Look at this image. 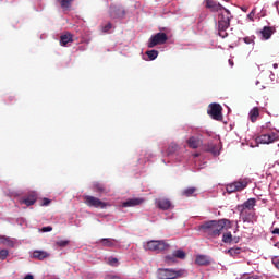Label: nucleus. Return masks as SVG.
I'll list each match as a JSON object with an SVG mask.
<instances>
[{"label": "nucleus", "instance_id": "b1692460", "mask_svg": "<svg viewBox=\"0 0 279 279\" xmlns=\"http://www.w3.org/2000/svg\"><path fill=\"white\" fill-rule=\"evenodd\" d=\"M0 243L7 247H14V241L10 240V238L0 236Z\"/></svg>", "mask_w": 279, "mask_h": 279}, {"label": "nucleus", "instance_id": "e433bc0d", "mask_svg": "<svg viewBox=\"0 0 279 279\" xmlns=\"http://www.w3.org/2000/svg\"><path fill=\"white\" fill-rule=\"evenodd\" d=\"M8 250H1L0 251V260H5V258H8Z\"/></svg>", "mask_w": 279, "mask_h": 279}, {"label": "nucleus", "instance_id": "393cba45", "mask_svg": "<svg viewBox=\"0 0 279 279\" xmlns=\"http://www.w3.org/2000/svg\"><path fill=\"white\" fill-rule=\"evenodd\" d=\"M258 142L263 145H269V143H271V137L269 134H263L258 137Z\"/></svg>", "mask_w": 279, "mask_h": 279}, {"label": "nucleus", "instance_id": "412c9836", "mask_svg": "<svg viewBox=\"0 0 279 279\" xmlns=\"http://www.w3.org/2000/svg\"><path fill=\"white\" fill-rule=\"evenodd\" d=\"M180 149V146L175 143H171L167 150H166V154L167 156H173V154H177V151Z\"/></svg>", "mask_w": 279, "mask_h": 279}, {"label": "nucleus", "instance_id": "a19ab883", "mask_svg": "<svg viewBox=\"0 0 279 279\" xmlns=\"http://www.w3.org/2000/svg\"><path fill=\"white\" fill-rule=\"evenodd\" d=\"M51 230H53V227L51 226L41 228V232H51Z\"/></svg>", "mask_w": 279, "mask_h": 279}, {"label": "nucleus", "instance_id": "c9c22d12", "mask_svg": "<svg viewBox=\"0 0 279 279\" xmlns=\"http://www.w3.org/2000/svg\"><path fill=\"white\" fill-rule=\"evenodd\" d=\"M268 136L270 137V143H274L275 141H279L278 133H269Z\"/></svg>", "mask_w": 279, "mask_h": 279}, {"label": "nucleus", "instance_id": "ea45409f", "mask_svg": "<svg viewBox=\"0 0 279 279\" xmlns=\"http://www.w3.org/2000/svg\"><path fill=\"white\" fill-rule=\"evenodd\" d=\"M215 149H217V146L209 144L207 151H210L211 154H217V151Z\"/></svg>", "mask_w": 279, "mask_h": 279}, {"label": "nucleus", "instance_id": "c85d7f7f", "mask_svg": "<svg viewBox=\"0 0 279 279\" xmlns=\"http://www.w3.org/2000/svg\"><path fill=\"white\" fill-rule=\"evenodd\" d=\"M227 253H229V255L232 256V257L239 256V254H241V248L240 247H232V248H229L227 251Z\"/></svg>", "mask_w": 279, "mask_h": 279}, {"label": "nucleus", "instance_id": "473e14b6", "mask_svg": "<svg viewBox=\"0 0 279 279\" xmlns=\"http://www.w3.org/2000/svg\"><path fill=\"white\" fill-rule=\"evenodd\" d=\"M69 243H71L69 240H59L56 242V245H58V247H66Z\"/></svg>", "mask_w": 279, "mask_h": 279}, {"label": "nucleus", "instance_id": "0eeeda50", "mask_svg": "<svg viewBox=\"0 0 279 279\" xmlns=\"http://www.w3.org/2000/svg\"><path fill=\"white\" fill-rule=\"evenodd\" d=\"M84 202H85L86 206H89L90 208L104 209L108 206V203H105L104 201H101L95 196H90V195L84 196Z\"/></svg>", "mask_w": 279, "mask_h": 279}, {"label": "nucleus", "instance_id": "79ce46f5", "mask_svg": "<svg viewBox=\"0 0 279 279\" xmlns=\"http://www.w3.org/2000/svg\"><path fill=\"white\" fill-rule=\"evenodd\" d=\"M49 204H51V199H49V198H44L41 206H49Z\"/></svg>", "mask_w": 279, "mask_h": 279}, {"label": "nucleus", "instance_id": "6ab92c4d", "mask_svg": "<svg viewBox=\"0 0 279 279\" xmlns=\"http://www.w3.org/2000/svg\"><path fill=\"white\" fill-rule=\"evenodd\" d=\"M49 253L47 251H34L33 252V258H36L37 260H45V258H49Z\"/></svg>", "mask_w": 279, "mask_h": 279}, {"label": "nucleus", "instance_id": "49530a36", "mask_svg": "<svg viewBox=\"0 0 279 279\" xmlns=\"http://www.w3.org/2000/svg\"><path fill=\"white\" fill-rule=\"evenodd\" d=\"M229 64L230 66H234V61H232V59H229Z\"/></svg>", "mask_w": 279, "mask_h": 279}, {"label": "nucleus", "instance_id": "4468645a", "mask_svg": "<svg viewBox=\"0 0 279 279\" xmlns=\"http://www.w3.org/2000/svg\"><path fill=\"white\" fill-rule=\"evenodd\" d=\"M260 34L264 38V40H269L274 34H276V27L274 26H264V28L260 31Z\"/></svg>", "mask_w": 279, "mask_h": 279}, {"label": "nucleus", "instance_id": "9d476101", "mask_svg": "<svg viewBox=\"0 0 279 279\" xmlns=\"http://www.w3.org/2000/svg\"><path fill=\"white\" fill-rule=\"evenodd\" d=\"M205 3L207 10H210L211 12H221V10H225L226 8L221 5V3L215 2V0H205Z\"/></svg>", "mask_w": 279, "mask_h": 279}, {"label": "nucleus", "instance_id": "cd10ccee", "mask_svg": "<svg viewBox=\"0 0 279 279\" xmlns=\"http://www.w3.org/2000/svg\"><path fill=\"white\" fill-rule=\"evenodd\" d=\"M222 241L225 243H232V241H234V239L232 238V232L223 233Z\"/></svg>", "mask_w": 279, "mask_h": 279}, {"label": "nucleus", "instance_id": "8fccbe9b", "mask_svg": "<svg viewBox=\"0 0 279 279\" xmlns=\"http://www.w3.org/2000/svg\"><path fill=\"white\" fill-rule=\"evenodd\" d=\"M235 228H236V230H239V222H236Z\"/></svg>", "mask_w": 279, "mask_h": 279}, {"label": "nucleus", "instance_id": "4c0bfd02", "mask_svg": "<svg viewBox=\"0 0 279 279\" xmlns=\"http://www.w3.org/2000/svg\"><path fill=\"white\" fill-rule=\"evenodd\" d=\"M254 16H256V9H253V10L247 14V19H250V21H254Z\"/></svg>", "mask_w": 279, "mask_h": 279}, {"label": "nucleus", "instance_id": "a18cd8bd", "mask_svg": "<svg viewBox=\"0 0 279 279\" xmlns=\"http://www.w3.org/2000/svg\"><path fill=\"white\" fill-rule=\"evenodd\" d=\"M24 279H34V276H33V275H26V276L24 277Z\"/></svg>", "mask_w": 279, "mask_h": 279}, {"label": "nucleus", "instance_id": "f3484780", "mask_svg": "<svg viewBox=\"0 0 279 279\" xmlns=\"http://www.w3.org/2000/svg\"><path fill=\"white\" fill-rule=\"evenodd\" d=\"M69 43H73V35L71 33H66L60 36L61 47H66Z\"/></svg>", "mask_w": 279, "mask_h": 279}, {"label": "nucleus", "instance_id": "a211bd4d", "mask_svg": "<svg viewBox=\"0 0 279 279\" xmlns=\"http://www.w3.org/2000/svg\"><path fill=\"white\" fill-rule=\"evenodd\" d=\"M195 264L199 266L210 265V258L206 255H197Z\"/></svg>", "mask_w": 279, "mask_h": 279}, {"label": "nucleus", "instance_id": "20e7f679", "mask_svg": "<svg viewBox=\"0 0 279 279\" xmlns=\"http://www.w3.org/2000/svg\"><path fill=\"white\" fill-rule=\"evenodd\" d=\"M169 247H171V245H169L165 240H150L145 245V250L156 252L157 254H160V252H167Z\"/></svg>", "mask_w": 279, "mask_h": 279}, {"label": "nucleus", "instance_id": "c756f323", "mask_svg": "<svg viewBox=\"0 0 279 279\" xmlns=\"http://www.w3.org/2000/svg\"><path fill=\"white\" fill-rule=\"evenodd\" d=\"M174 258H180L181 260H184L186 258V253L182 250H178L173 253Z\"/></svg>", "mask_w": 279, "mask_h": 279}, {"label": "nucleus", "instance_id": "3c124183", "mask_svg": "<svg viewBox=\"0 0 279 279\" xmlns=\"http://www.w3.org/2000/svg\"><path fill=\"white\" fill-rule=\"evenodd\" d=\"M258 84H260V82L257 81V82H256V86H258Z\"/></svg>", "mask_w": 279, "mask_h": 279}, {"label": "nucleus", "instance_id": "f8f14e48", "mask_svg": "<svg viewBox=\"0 0 279 279\" xmlns=\"http://www.w3.org/2000/svg\"><path fill=\"white\" fill-rule=\"evenodd\" d=\"M255 207H256V198H248L242 205H239L238 209L256 211Z\"/></svg>", "mask_w": 279, "mask_h": 279}, {"label": "nucleus", "instance_id": "1a4fd4ad", "mask_svg": "<svg viewBox=\"0 0 279 279\" xmlns=\"http://www.w3.org/2000/svg\"><path fill=\"white\" fill-rule=\"evenodd\" d=\"M38 199V194L36 192H29L27 196H24L20 202L25 204V206H34Z\"/></svg>", "mask_w": 279, "mask_h": 279}, {"label": "nucleus", "instance_id": "2eb2a0df", "mask_svg": "<svg viewBox=\"0 0 279 279\" xmlns=\"http://www.w3.org/2000/svg\"><path fill=\"white\" fill-rule=\"evenodd\" d=\"M186 143H187V145H189V147H190L191 149H197V148L201 147L203 141H202V138H199V137L191 136V137L186 141Z\"/></svg>", "mask_w": 279, "mask_h": 279}, {"label": "nucleus", "instance_id": "72a5a7b5", "mask_svg": "<svg viewBox=\"0 0 279 279\" xmlns=\"http://www.w3.org/2000/svg\"><path fill=\"white\" fill-rule=\"evenodd\" d=\"M227 193H236V186L234 182L227 185Z\"/></svg>", "mask_w": 279, "mask_h": 279}, {"label": "nucleus", "instance_id": "c03bdc74", "mask_svg": "<svg viewBox=\"0 0 279 279\" xmlns=\"http://www.w3.org/2000/svg\"><path fill=\"white\" fill-rule=\"evenodd\" d=\"M107 279H121L119 276H108Z\"/></svg>", "mask_w": 279, "mask_h": 279}, {"label": "nucleus", "instance_id": "bb28decb", "mask_svg": "<svg viewBox=\"0 0 279 279\" xmlns=\"http://www.w3.org/2000/svg\"><path fill=\"white\" fill-rule=\"evenodd\" d=\"M235 191H243V189H247V182L245 181H235Z\"/></svg>", "mask_w": 279, "mask_h": 279}, {"label": "nucleus", "instance_id": "864d4df0", "mask_svg": "<svg viewBox=\"0 0 279 279\" xmlns=\"http://www.w3.org/2000/svg\"><path fill=\"white\" fill-rule=\"evenodd\" d=\"M225 1H229V0H225Z\"/></svg>", "mask_w": 279, "mask_h": 279}, {"label": "nucleus", "instance_id": "09e8293b", "mask_svg": "<svg viewBox=\"0 0 279 279\" xmlns=\"http://www.w3.org/2000/svg\"><path fill=\"white\" fill-rule=\"evenodd\" d=\"M259 90H265V86L259 87Z\"/></svg>", "mask_w": 279, "mask_h": 279}, {"label": "nucleus", "instance_id": "9b49d317", "mask_svg": "<svg viewBox=\"0 0 279 279\" xmlns=\"http://www.w3.org/2000/svg\"><path fill=\"white\" fill-rule=\"evenodd\" d=\"M93 190L95 193H99L100 195H107V193H110V187L100 182H94Z\"/></svg>", "mask_w": 279, "mask_h": 279}, {"label": "nucleus", "instance_id": "aec40b11", "mask_svg": "<svg viewBox=\"0 0 279 279\" xmlns=\"http://www.w3.org/2000/svg\"><path fill=\"white\" fill-rule=\"evenodd\" d=\"M258 117H260V110L258 109V107H254L250 111V119H251L252 123H256V121L258 120Z\"/></svg>", "mask_w": 279, "mask_h": 279}, {"label": "nucleus", "instance_id": "2f4dec72", "mask_svg": "<svg viewBox=\"0 0 279 279\" xmlns=\"http://www.w3.org/2000/svg\"><path fill=\"white\" fill-rule=\"evenodd\" d=\"M108 265H110L111 267H117V265H119V259L116 257H109Z\"/></svg>", "mask_w": 279, "mask_h": 279}, {"label": "nucleus", "instance_id": "a878e982", "mask_svg": "<svg viewBox=\"0 0 279 279\" xmlns=\"http://www.w3.org/2000/svg\"><path fill=\"white\" fill-rule=\"evenodd\" d=\"M101 245H104V247H114V240L110 239V238H106L100 240Z\"/></svg>", "mask_w": 279, "mask_h": 279}, {"label": "nucleus", "instance_id": "5701e85b", "mask_svg": "<svg viewBox=\"0 0 279 279\" xmlns=\"http://www.w3.org/2000/svg\"><path fill=\"white\" fill-rule=\"evenodd\" d=\"M75 0H58L62 10H69Z\"/></svg>", "mask_w": 279, "mask_h": 279}, {"label": "nucleus", "instance_id": "39448f33", "mask_svg": "<svg viewBox=\"0 0 279 279\" xmlns=\"http://www.w3.org/2000/svg\"><path fill=\"white\" fill-rule=\"evenodd\" d=\"M167 40H169V36H167V33L160 32V33L153 35L148 39L147 47H148V49H154V47H157V45L167 44Z\"/></svg>", "mask_w": 279, "mask_h": 279}, {"label": "nucleus", "instance_id": "ddd939ff", "mask_svg": "<svg viewBox=\"0 0 279 279\" xmlns=\"http://www.w3.org/2000/svg\"><path fill=\"white\" fill-rule=\"evenodd\" d=\"M155 204L160 210H169V208H171V201H169V198L156 199Z\"/></svg>", "mask_w": 279, "mask_h": 279}, {"label": "nucleus", "instance_id": "423d86ee", "mask_svg": "<svg viewBox=\"0 0 279 279\" xmlns=\"http://www.w3.org/2000/svg\"><path fill=\"white\" fill-rule=\"evenodd\" d=\"M223 107L217 102H213L208 106L207 114L215 121H221L223 119Z\"/></svg>", "mask_w": 279, "mask_h": 279}, {"label": "nucleus", "instance_id": "6e6552de", "mask_svg": "<svg viewBox=\"0 0 279 279\" xmlns=\"http://www.w3.org/2000/svg\"><path fill=\"white\" fill-rule=\"evenodd\" d=\"M240 213V218L243 223H254L257 221L256 211L250 209H238Z\"/></svg>", "mask_w": 279, "mask_h": 279}, {"label": "nucleus", "instance_id": "f257e3e1", "mask_svg": "<svg viewBox=\"0 0 279 279\" xmlns=\"http://www.w3.org/2000/svg\"><path fill=\"white\" fill-rule=\"evenodd\" d=\"M230 228H232V221L228 219L208 220L198 227V229L210 239L221 236V232H223L225 229L230 230Z\"/></svg>", "mask_w": 279, "mask_h": 279}, {"label": "nucleus", "instance_id": "37998d69", "mask_svg": "<svg viewBox=\"0 0 279 279\" xmlns=\"http://www.w3.org/2000/svg\"><path fill=\"white\" fill-rule=\"evenodd\" d=\"M271 234L279 236V228L272 229Z\"/></svg>", "mask_w": 279, "mask_h": 279}, {"label": "nucleus", "instance_id": "7c9ffc66", "mask_svg": "<svg viewBox=\"0 0 279 279\" xmlns=\"http://www.w3.org/2000/svg\"><path fill=\"white\" fill-rule=\"evenodd\" d=\"M146 56H148L149 60H156L158 58V50H148Z\"/></svg>", "mask_w": 279, "mask_h": 279}, {"label": "nucleus", "instance_id": "f704fd0d", "mask_svg": "<svg viewBox=\"0 0 279 279\" xmlns=\"http://www.w3.org/2000/svg\"><path fill=\"white\" fill-rule=\"evenodd\" d=\"M255 38H256V37H254V36L244 37V38H243V41H244L246 45H253Z\"/></svg>", "mask_w": 279, "mask_h": 279}, {"label": "nucleus", "instance_id": "58836bf2", "mask_svg": "<svg viewBox=\"0 0 279 279\" xmlns=\"http://www.w3.org/2000/svg\"><path fill=\"white\" fill-rule=\"evenodd\" d=\"M110 29H112V23H108L107 25H105L102 27V32L106 34L108 32H110Z\"/></svg>", "mask_w": 279, "mask_h": 279}, {"label": "nucleus", "instance_id": "7ed1b4c3", "mask_svg": "<svg viewBox=\"0 0 279 279\" xmlns=\"http://www.w3.org/2000/svg\"><path fill=\"white\" fill-rule=\"evenodd\" d=\"M186 276V270H173L171 268H159L157 270V278L158 279H178Z\"/></svg>", "mask_w": 279, "mask_h": 279}, {"label": "nucleus", "instance_id": "de8ad7c7", "mask_svg": "<svg viewBox=\"0 0 279 279\" xmlns=\"http://www.w3.org/2000/svg\"><path fill=\"white\" fill-rule=\"evenodd\" d=\"M202 134H208V136H210V133H209V132H204V131H202Z\"/></svg>", "mask_w": 279, "mask_h": 279}, {"label": "nucleus", "instance_id": "4be33fe9", "mask_svg": "<svg viewBox=\"0 0 279 279\" xmlns=\"http://www.w3.org/2000/svg\"><path fill=\"white\" fill-rule=\"evenodd\" d=\"M196 191H197L196 187H187L182 191L181 195L183 197H193V195H195Z\"/></svg>", "mask_w": 279, "mask_h": 279}, {"label": "nucleus", "instance_id": "603ef678", "mask_svg": "<svg viewBox=\"0 0 279 279\" xmlns=\"http://www.w3.org/2000/svg\"><path fill=\"white\" fill-rule=\"evenodd\" d=\"M167 258H168V259H171V257H170V256H167Z\"/></svg>", "mask_w": 279, "mask_h": 279}, {"label": "nucleus", "instance_id": "dca6fc26", "mask_svg": "<svg viewBox=\"0 0 279 279\" xmlns=\"http://www.w3.org/2000/svg\"><path fill=\"white\" fill-rule=\"evenodd\" d=\"M145 199L143 198H130L126 202L122 203L123 208H130L132 206H141Z\"/></svg>", "mask_w": 279, "mask_h": 279}, {"label": "nucleus", "instance_id": "f03ea898", "mask_svg": "<svg viewBox=\"0 0 279 279\" xmlns=\"http://www.w3.org/2000/svg\"><path fill=\"white\" fill-rule=\"evenodd\" d=\"M230 21H232V13H230V10L225 8L218 12V32L221 38H228L226 29L230 27Z\"/></svg>", "mask_w": 279, "mask_h": 279}]
</instances>
